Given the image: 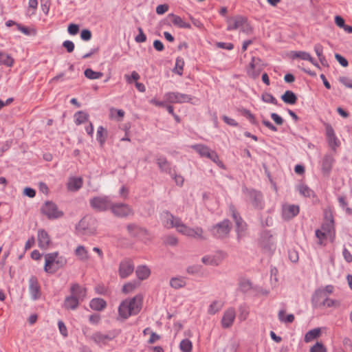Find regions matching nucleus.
Listing matches in <instances>:
<instances>
[{"instance_id": "79ce46f5", "label": "nucleus", "mask_w": 352, "mask_h": 352, "mask_svg": "<svg viewBox=\"0 0 352 352\" xmlns=\"http://www.w3.org/2000/svg\"><path fill=\"white\" fill-rule=\"evenodd\" d=\"M278 316L279 320L284 323H292L294 320V316L293 314L285 316V311L284 310L279 311Z\"/></svg>"}, {"instance_id": "c85d7f7f", "label": "nucleus", "mask_w": 352, "mask_h": 352, "mask_svg": "<svg viewBox=\"0 0 352 352\" xmlns=\"http://www.w3.org/2000/svg\"><path fill=\"white\" fill-rule=\"evenodd\" d=\"M223 307V302L220 300L212 301L208 307V314L214 315L219 312Z\"/></svg>"}, {"instance_id": "2eb2a0df", "label": "nucleus", "mask_w": 352, "mask_h": 352, "mask_svg": "<svg viewBox=\"0 0 352 352\" xmlns=\"http://www.w3.org/2000/svg\"><path fill=\"white\" fill-rule=\"evenodd\" d=\"M313 304L315 307H338L339 305L338 302L331 298L323 299V296L321 293H316L313 297Z\"/></svg>"}, {"instance_id": "a19ab883", "label": "nucleus", "mask_w": 352, "mask_h": 352, "mask_svg": "<svg viewBox=\"0 0 352 352\" xmlns=\"http://www.w3.org/2000/svg\"><path fill=\"white\" fill-rule=\"evenodd\" d=\"M157 164L159 168L164 172H168L170 170V164L164 157H160L157 159Z\"/></svg>"}, {"instance_id": "b1692460", "label": "nucleus", "mask_w": 352, "mask_h": 352, "mask_svg": "<svg viewBox=\"0 0 352 352\" xmlns=\"http://www.w3.org/2000/svg\"><path fill=\"white\" fill-rule=\"evenodd\" d=\"M259 62V58L255 57L252 58V60L247 70L248 74L250 77L254 78L258 76L260 73V68H257V66L258 65Z\"/></svg>"}, {"instance_id": "13d9d810", "label": "nucleus", "mask_w": 352, "mask_h": 352, "mask_svg": "<svg viewBox=\"0 0 352 352\" xmlns=\"http://www.w3.org/2000/svg\"><path fill=\"white\" fill-rule=\"evenodd\" d=\"M335 58L336 59V60L344 67H346L348 66L349 65V63H348V60L344 58L342 56H341L340 54H335Z\"/></svg>"}, {"instance_id": "774afa93", "label": "nucleus", "mask_w": 352, "mask_h": 352, "mask_svg": "<svg viewBox=\"0 0 352 352\" xmlns=\"http://www.w3.org/2000/svg\"><path fill=\"white\" fill-rule=\"evenodd\" d=\"M271 118L274 122L278 125H281L283 123V118L276 113H272L271 114Z\"/></svg>"}, {"instance_id": "423d86ee", "label": "nucleus", "mask_w": 352, "mask_h": 352, "mask_svg": "<svg viewBox=\"0 0 352 352\" xmlns=\"http://www.w3.org/2000/svg\"><path fill=\"white\" fill-rule=\"evenodd\" d=\"M98 221L91 217H85L76 226V232L78 234L91 236L97 233Z\"/></svg>"}, {"instance_id": "c9c22d12", "label": "nucleus", "mask_w": 352, "mask_h": 352, "mask_svg": "<svg viewBox=\"0 0 352 352\" xmlns=\"http://www.w3.org/2000/svg\"><path fill=\"white\" fill-rule=\"evenodd\" d=\"M111 339V337L108 335L100 332L95 333L92 336V340L98 344H106Z\"/></svg>"}, {"instance_id": "4468645a", "label": "nucleus", "mask_w": 352, "mask_h": 352, "mask_svg": "<svg viewBox=\"0 0 352 352\" xmlns=\"http://www.w3.org/2000/svg\"><path fill=\"white\" fill-rule=\"evenodd\" d=\"M261 246L267 252H272L276 248V243L272 234L270 232H264L260 239Z\"/></svg>"}, {"instance_id": "5fc2aeb1", "label": "nucleus", "mask_w": 352, "mask_h": 352, "mask_svg": "<svg viewBox=\"0 0 352 352\" xmlns=\"http://www.w3.org/2000/svg\"><path fill=\"white\" fill-rule=\"evenodd\" d=\"M310 352H327V349L321 343L317 342L310 349Z\"/></svg>"}, {"instance_id": "aec40b11", "label": "nucleus", "mask_w": 352, "mask_h": 352, "mask_svg": "<svg viewBox=\"0 0 352 352\" xmlns=\"http://www.w3.org/2000/svg\"><path fill=\"white\" fill-rule=\"evenodd\" d=\"M132 230H136V232H133V236L138 237L140 240L146 241H149L151 239V234L148 233V232L140 227H138V226L135 224H129L127 226V230L131 231Z\"/></svg>"}, {"instance_id": "e2e57ef3", "label": "nucleus", "mask_w": 352, "mask_h": 352, "mask_svg": "<svg viewBox=\"0 0 352 352\" xmlns=\"http://www.w3.org/2000/svg\"><path fill=\"white\" fill-rule=\"evenodd\" d=\"M80 38L83 41H89L91 38V32L89 30H83L80 33Z\"/></svg>"}, {"instance_id": "393cba45", "label": "nucleus", "mask_w": 352, "mask_h": 352, "mask_svg": "<svg viewBox=\"0 0 352 352\" xmlns=\"http://www.w3.org/2000/svg\"><path fill=\"white\" fill-rule=\"evenodd\" d=\"M74 254L78 260L81 261H87L89 258V254L87 249L83 245H78L74 250Z\"/></svg>"}, {"instance_id": "680f3d73", "label": "nucleus", "mask_w": 352, "mask_h": 352, "mask_svg": "<svg viewBox=\"0 0 352 352\" xmlns=\"http://www.w3.org/2000/svg\"><path fill=\"white\" fill-rule=\"evenodd\" d=\"M139 34L135 37V40L138 43H143L146 40V36L143 32L142 28H139Z\"/></svg>"}, {"instance_id": "de8ad7c7", "label": "nucleus", "mask_w": 352, "mask_h": 352, "mask_svg": "<svg viewBox=\"0 0 352 352\" xmlns=\"http://www.w3.org/2000/svg\"><path fill=\"white\" fill-rule=\"evenodd\" d=\"M297 189L299 193L304 197H310L312 194L311 190L306 185L300 184L298 186Z\"/></svg>"}, {"instance_id": "9b49d317", "label": "nucleus", "mask_w": 352, "mask_h": 352, "mask_svg": "<svg viewBox=\"0 0 352 352\" xmlns=\"http://www.w3.org/2000/svg\"><path fill=\"white\" fill-rule=\"evenodd\" d=\"M111 212L120 218L127 217L133 214V210L126 204H113L111 208Z\"/></svg>"}, {"instance_id": "49530a36", "label": "nucleus", "mask_w": 352, "mask_h": 352, "mask_svg": "<svg viewBox=\"0 0 352 352\" xmlns=\"http://www.w3.org/2000/svg\"><path fill=\"white\" fill-rule=\"evenodd\" d=\"M124 111L122 109H116L115 108H111L110 109L109 116L112 119L120 118V120H122V118L124 116Z\"/></svg>"}, {"instance_id": "37998d69", "label": "nucleus", "mask_w": 352, "mask_h": 352, "mask_svg": "<svg viewBox=\"0 0 352 352\" xmlns=\"http://www.w3.org/2000/svg\"><path fill=\"white\" fill-rule=\"evenodd\" d=\"M107 133L105 129L102 126H99L97 130L96 138L101 145H102L104 143L107 138Z\"/></svg>"}, {"instance_id": "7ed1b4c3", "label": "nucleus", "mask_w": 352, "mask_h": 352, "mask_svg": "<svg viewBox=\"0 0 352 352\" xmlns=\"http://www.w3.org/2000/svg\"><path fill=\"white\" fill-rule=\"evenodd\" d=\"M142 301L143 296L140 294L132 298L124 300L119 306V316L126 319L132 315L138 314L142 309Z\"/></svg>"}, {"instance_id": "7c9ffc66", "label": "nucleus", "mask_w": 352, "mask_h": 352, "mask_svg": "<svg viewBox=\"0 0 352 352\" xmlns=\"http://www.w3.org/2000/svg\"><path fill=\"white\" fill-rule=\"evenodd\" d=\"M171 18V22L173 24L180 28H190V25L188 23L185 22L180 16L171 14H169Z\"/></svg>"}, {"instance_id": "ea45409f", "label": "nucleus", "mask_w": 352, "mask_h": 352, "mask_svg": "<svg viewBox=\"0 0 352 352\" xmlns=\"http://www.w3.org/2000/svg\"><path fill=\"white\" fill-rule=\"evenodd\" d=\"M84 74L85 77L90 80L99 79L103 76L102 72H95L90 68L85 69Z\"/></svg>"}, {"instance_id": "cd10ccee", "label": "nucleus", "mask_w": 352, "mask_h": 352, "mask_svg": "<svg viewBox=\"0 0 352 352\" xmlns=\"http://www.w3.org/2000/svg\"><path fill=\"white\" fill-rule=\"evenodd\" d=\"M232 216L236 222L237 233L239 236H241L246 230V223L236 212H233Z\"/></svg>"}, {"instance_id": "dca6fc26", "label": "nucleus", "mask_w": 352, "mask_h": 352, "mask_svg": "<svg viewBox=\"0 0 352 352\" xmlns=\"http://www.w3.org/2000/svg\"><path fill=\"white\" fill-rule=\"evenodd\" d=\"M299 206L294 204H285L282 207V215L285 219H291L299 213Z\"/></svg>"}, {"instance_id": "603ef678", "label": "nucleus", "mask_w": 352, "mask_h": 352, "mask_svg": "<svg viewBox=\"0 0 352 352\" xmlns=\"http://www.w3.org/2000/svg\"><path fill=\"white\" fill-rule=\"evenodd\" d=\"M184 65V60L181 58H177L176 59V62H175V72L181 76L182 74Z\"/></svg>"}, {"instance_id": "a18cd8bd", "label": "nucleus", "mask_w": 352, "mask_h": 352, "mask_svg": "<svg viewBox=\"0 0 352 352\" xmlns=\"http://www.w3.org/2000/svg\"><path fill=\"white\" fill-rule=\"evenodd\" d=\"M179 349L182 352H191L192 349V342L188 339L181 341Z\"/></svg>"}, {"instance_id": "e433bc0d", "label": "nucleus", "mask_w": 352, "mask_h": 352, "mask_svg": "<svg viewBox=\"0 0 352 352\" xmlns=\"http://www.w3.org/2000/svg\"><path fill=\"white\" fill-rule=\"evenodd\" d=\"M140 286V282L137 280H133L131 282H128L124 284L122 287V292L127 294L132 292H133L136 288Z\"/></svg>"}, {"instance_id": "6e6552de", "label": "nucleus", "mask_w": 352, "mask_h": 352, "mask_svg": "<svg viewBox=\"0 0 352 352\" xmlns=\"http://www.w3.org/2000/svg\"><path fill=\"white\" fill-rule=\"evenodd\" d=\"M90 206L97 211H105L110 209L113 203L108 197H96L90 199Z\"/></svg>"}, {"instance_id": "f704fd0d", "label": "nucleus", "mask_w": 352, "mask_h": 352, "mask_svg": "<svg viewBox=\"0 0 352 352\" xmlns=\"http://www.w3.org/2000/svg\"><path fill=\"white\" fill-rule=\"evenodd\" d=\"M281 99L287 104H294L296 102L297 97L292 91H286L281 96Z\"/></svg>"}, {"instance_id": "f257e3e1", "label": "nucleus", "mask_w": 352, "mask_h": 352, "mask_svg": "<svg viewBox=\"0 0 352 352\" xmlns=\"http://www.w3.org/2000/svg\"><path fill=\"white\" fill-rule=\"evenodd\" d=\"M160 221L166 228H175L176 231L187 237L196 239H203L204 231L200 227H189L185 224L182 220L176 216H174L168 211H163L160 214Z\"/></svg>"}, {"instance_id": "0eeeda50", "label": "nucleus", "mask_w": 352, "mask_h": 352, "mask_svg": "<svg viewBox=\"0 0 352 352\" xmlns=\"http://www.w3.org/2000/svg\"><path fill=\"white\" fill-rule=\"evenodd\" d=\"M324 125L327 144L333 152H336L341 145V142L337 137L336 132L331 124L329 123H324Z\"/></svg>"}, {"instance_id": "69168bd1", "label": "nucleus", "mask_w": 352, "mask_h": 352, "mask_svg": "<svg viewBox=\"0 0 352 352\" xmlns=\"http://www.w3.org/2000/svg\"><path fill=\"white\" fill-rule=\"evenodd\" d=\"M67 31L72 35L76 34L79 31V27L76 24H70L67 28Z\"/></svg>"}, {"instance_id": "052dcab7", "label": "nucleus", "mask_w": 352, "mask_h": 352, "mask_svg": "<svg viewBox=\"0 0 352 352\" xmlns=\"http://www.w3.org/2000/svg\"><path fill=\"white\" fill-rule=\"evenodd\" d=\"M169 6L167 4L159 5L156 8V12L158 14H163L168 10Z\"/></svg>"}, {"instance_id": "473e14b6", "label": "nucleus", "mask_w": 352, "mask_h": 352, "mask_svg": "<svg viewBox=\"0 0 352 352\" xmlns=\"http://www.w3.org/2000/svg\"><path fill=\"white\" fill-rule=\"evenodd\" d=\"M14 58L8 54L0 52V65L6 67H12L14 64Z\"/></svg>"}, {"instance_id": "4c0bfd02", "label": "nucleus", "mask_w": 352, "mask_h": 352, "mask_svg": "<svg viewBox=\"0 0 352 352\" xmlns=\"http://www.w3.org/2000/svg\"><path fill=\"white\" fill-rule=\"evenodd\" d=\"M320 335V329L318 328L309 331L305 336V342H310Z\"/></svg>"}, {"instance_id": "412c9836", "label": "nucleus", "mask_w": 352, "mask_h": 352, "mask_svg": "<svg viewBox=\"0 0 352 352\" xmlns=\"http://www.w3.org/2000/svg\"><path fill=\"white\" fill-rule=\"evenodd\" d=\"M230 230V226L228 220H224L213 228L214 234L220 238L226 236Z\"/></svg>"}, {"instance_id": "864d4df0", "label": "nucleus", "mask_w": 352, "mask_h": 352, "mask_svg": "<svg viewBox=\"0 0 352 352\" xmlns=\"http://www.w3.org/2000/svg\"><path fill=\"white\" fill-rule=\"evenodd\" d=\"M164 243L170 246H176L178 243V239L174 235H168L164 238Z\"/></svg>"}, {"instance_id": "3c124183", "label": "nucleus", "mask_w": 352, "mask_h": 352, "mask_svg": "<svg viewBox=\"0 0 352 352\" xmlns=\"http://www.w3.org/2000/svg\"><path fill=\"white\" fill-rule=\"evenodd\" d=\"M261 98H262L263 101L266 103H271L273 104H277V100L271 94L264 93L262 95Z\"/></svg>"}, {"instance_id": "a878e982", "label": "nucleus", "mask_w": 352, "mask_h": 352, "mask_svg": "<svg viewBox=\"0 0 352 352\" xmlns=\"http://www.w3.org/2000/svg\"><path fill=\"white\" fill-rule=\"evenodd\" d=\"M135 274L139 280H143L150 276L151 270L146 265H140L137 267Z\"/></svg>"}, {"instance_id": "1a4fd4ad", "label": "nucleus", "mask_w": 352, "mask_h": 352, "mask_svg": "<svg viewBox=\"0 0 352 352\" xmlns=\"http://www.w3.org/2000/svg\"><path fill=\"white\" fill-rule=\"evenodd\" d=\"M191 148L198 153L201 157L209 158L216 164L220 163L217 153L210 150L207 146L199 144L192 145Z\"/></svg>"}, {"instance_id": "72a5a7b5", "label": "nucleus", "mask_w": 352, "mask_h": 352, "mask_svg": "<svg viewBox=\"0 0 352 352\" xmlns=\"http://www.w3.org/2000/svg\"><path fill=\"white\" fill-rule=\"evenodd\" d=\"M334 160L331 155H325L322 160V170L324 173H328L331 168Z\"/></svg>"}, {"instance_id": "20e7f679", "label": "nucleus", "mask_w": 352, "mask_h": 352, "mask_svg": "<svg viewBox=\"0 0 352 352\" xmlns=\"http://www.w3.org/2000/svg\"><path fill=\"white\" fill-rule=\"evenodd\" d=\"M227 30L228 31L239 30L240 32L245 34L252 33V28L248 21L247 18L237 15L228 17L226 19Z\"/></svg>"}, {"instance_id": "f8f14e48", "label": "nucleus", "mask_w": 352, "mask_h": 352, "mask_svg": "<svg viewBox=\"0 0 352 352\" xmlns=\"http://www.w3.org/2000/svg\"><path fill=\"white\" fill-rule=\"evenodd\" d=\"M134 264L131 260L124 259L122 261L118 267V274L121 278H126L133 274Z\"/></svg>"}, {"instance_id": "bb28decb", "label": "nucleus", "mask_w": 352, "mask_h": 352, "mask_svg": "<svg viewBox=\"0 0 352 352\" xmlns=\"http://www.w3.org/2000/svg\"><path fill=\"white\" fill-rule=\"evenodd\" d=\"M89 306L95 311H102L107 307V302L102 298H96L90 301Z\"/></svg>"}, {"instance_id": "9d476101", "label": "nucleus", "mask_w": 352, "mask_h": 352, "mask_svg": "<svg viewBox=\"0 0 352 352\" xmlns=\"http://www.w3.org/2000/svg\"><path fill=\"white\" fill-rule=\"evenodd\" d=\"M41 210L50 219H58L64 214L63 212L58 210L57 206L52 201H46Z\"/></svg>"}, {"instance_id": "8fccbe9b", "label": "nucleus", "mask_w": 352, "mask_h": 352, "mask_svg": "<svg viewBox=\"0 0 352 352\" xmlns=\"http://www.w3.org/2000/svg\"><path fill=\"white\" fill-rule=\"evenodd\" d=\"M140 76L139 74L135 71L132 72L131 75H129V74L124 75V78H125L126 81L129 84L132 83L133 81L137 82L140 79Z\"/></svg>"}, {"instance_id": "5701e85b", "label": "nucleus", "mask_w": 352, "mask_h": 352, "mask_svg": "<svg viewBox=\"0 0 352 352\" xmlns=\"http://www.w3.org/2000/svg\"><path fill=\"white\" fill-rule=\"evenodd\" d=\"M50 243V236L44 230L38 231V247L41 249H47Z\"/></svg>"}, {"instance_id": "a211bd4d", "label": "nucleus", "mask_w": 352, "mask_h": 352, "mask_svg": "<svg viewBox=\"0 0 352 352\" xmlns=\"http://www.w3.org/2000/svg\"><path fill=\"white\" fill-rule=\"evenodd\" d=\"M29 292L34 300L41 297L40 285L36 276H32L29 279Z\"/></svg>"}, {"instance_id": "09e8293b", "label": "nucleus", "mask_w": 352, "mask_h": 352, "mask_svg": "<svg viewBox=\"0 0 352 352\" xmlns=\"http://www.w3.org/2000/svg\"><path fill=\"white\" fill-rule=\"evenodd\" d=\"M16 28L19 31H21L24 34L28 35V36H29V35L34 36L36 34V32L35 30H34V29L30 30L28 28L22 25L21 24H16Z\"/></svg>"}, {"instance_id": "bf43d9fd", "label": "nucleus", "mask_w": 352, "mask_h": 352, "mask_svg": "<svg viewBox=\"0 0 352 352\" xmlns=\"http://www.w3.org/2000/svg\"><path fill=\"white\" fill-rule=\"evenodd\" d=\"M23 194L30 198H33L36 195V190L30 187H25L23 190Z\"/></svg>"}, {"instance_id": "0e129e2a", "label": "nucleus", "mask_w": 352, "mask_h": 352, "mask_svg": "<svg viewBox=\"0 0 352 352\" xmlns=\"http://www.w3.org/2000/svg\"><path fill=\"white\" fill-rule=\"evenodd\" d=\"M342 255H343V257H344V260L347 263H351L352 262V254L350 253V252L345 247L343 248Z\"/></svg>"}, {"instance_id": "39448f33", "label": "nucleus", "mask_w": 352, "mask_h": 352, "mask_svg": "<svg viewBox=\"0 0 352 352\" xmlns=\"http://www.w3.org/2000/svg\"><path fill=\"white\" fill-rule=\"evenodd\" d=\"M86 294L85 287L76 283L72 284L70 287V296L67 297V309H76L79 303L85 299Z\"/></svg>"}, {"instance_id": "2f4dec72", "label": "nucleus", "mask_w": 352, "mask_h": 352, "mask_svg": "<svg viewBox=\"0 0 352 352\" xmlns=\"http://www.w3.org/2000/svg\"><path fill=\"white\" fill-rule=\"evenodd\" d=\"M186 285V278L184 277H173L170 280V285L171 287L178 289L185 287Z\"/></svg>"}, {"instance_id": "f3484780", "label": "nucleus", "mask_w": 352, "mask_h": 352, "mask_svg": "<svg viewBox=\"0 0 352 352\" xmlns=\"http://www.w3.org/2000/svg\"><path fill=\"white\" fill-rule=\"evenodd\" d=\"M292 59H300L310 62L314 66L319 67L318 63L312 58L311 54L304 51H292L289 53Z\"/></svg>"}, {"instance_id": "6ab92c4d", "label": "nucleus", "mask_w": 352, "mask_h": 352, "mask_svg": "<svg viewBox=\"0 0 352 352\" xmlns=\"http://www.w3.org/2000/svg\"><path fill=\"white\" fill-rule=\"evenodd\" d=\"M58 253L57 252L49 253L45 255V262L44 265V270L49 274H54L56 272V268L53 267L54 262L56 261Z\"/></svg>"}, {"instance_id": "338daca9", "label": "nucleus", "mask_w": 352, "mask_h": 352, "mask_svg": "<svg viewBox=\"0 0 352 352\" xmlns=\"http://www.w3.org/2000/svg\"><path fill=\"white\" fill-rule=\"evenodd\" d=\"M89 320L92 324H98L100 321V316L97 314H92L89 316Z\"/></svg>"}, {"instance_id": "c03bdc74", "label": "nucleus", "mask_w": 352, "mask_h": 352, "mask_svg": "<svg viewBox=\"0 0 352 352\" xmlns=\"http://www.w3.org/2000/svg\"><path fill=\"white\" fill-rule=\"evenodd\" d=\"M88 116V114L84 111H78L74 114V122L76 124H80L87 120Z\"/></svg>"}, {"instance_id": "f03ea898", "label": "nucleus", "mask_w": 352, "mask_h": 352, "mask_svg": "<svg viewBox=\"0 0 352 352\" xmlns=\"http://www.w3.org/2000/svg\"><path fill=\"white\" fill-rule=\"evenodd\" d=\"M324 218L321 228L316 231V236L321 245L324 244L325 239H329L331 242H333L336 238L333 215L330 208L324 210Z\"/></svg>"}, {"instance_id": "6e6d98bb", "label": "nucleus", "mask_w": 352, "mask_h": 352, "mask_svg": "<svg viewBox=\"0 0 352 352\" xmlns=\"http://www.w3.org/2000/svg\"><path fill=\"white\" fill-rule=\"evenodd\" d=\"M252 196L254 197V204L255 206H261V200H262V196L260 192L253 191L252 192Z\"/></svg>"}, {"instance_id": "58836bf2", "label": "nucleus", "mask_w": 352, "mask_h": 352, "mask_svg": "<svg viewBox=\"0 0 352 352\" xmlns=\"http://www.w3.org/2000/svg\"><path fill=\"white\" fill-rule=\"evenodd\" d=\"M221 260L219 256H206L202 258V262L206 265H218Z\"/></svg>"}, {"instance_id": "ddd939ff", "label": "nucleus", "mask_w": 352, "mask_h": 352, "mask_svg": "<svg viewBox=\"0 0 352 352\" xmlns=\"http://www.w3.org/2000/svg\"><path fill=\"white\" fill-rule=\"evenodd\" d=\"M164 99L170 103H182L190 102L191 97L179 92H168L164 95Z\"/></svg>"}, {"instance_id": "4d7b16f0", "label": "nucleus", "mask_w": 352, "mask_h": 352, "mask_svg": "<svg viewBox=\"0 0 352 352\" xmlns=\"http://www.w3.org/2000/svg\"><path fill=\"white\" fill-rule=\"evenodd\" d=\"M339 81L345 87L352 89V80H351L350 78L346 76H341L339 78Z\"/></svg>"}, {"instance_id": "c756f323", "label": "nucleus", "mask_w": 352, "mask_h": 352, "mask_svg": "<svg viewBox=\"0 0 352 352\" xmlns=\"http://www.w3.org/2000/svg\"><path fill=\"white\" fill-rule=\"evenodd\" d=\"M82 185V179L81 177H71L67 184V190L76 191L80 189Z\"/></svg>"}, {"instance_id": "4be33fe9", "label": "nucleus", "mask_w": 352, "mask_h": 352, "mask_svg": "<svg viewBox=\"0 0 352 352\" xmlns=\"http://www.w3.org/2000/svg\"><path fill=\"white\" fill-rule=\"evenodd\" d=\"M236 318V312L233 308L226 309L221 319V325L223 328L230 327Z\"/></svg>"}]
</instances>
